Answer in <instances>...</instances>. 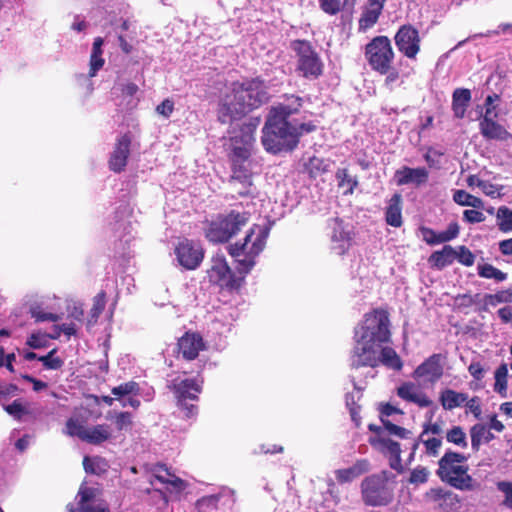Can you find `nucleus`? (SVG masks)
<instances>
[{"label":"nucleus","mask_w":512,"mask_h":512,"mask_svg":"<svg viewBox=\"0 0 512 512\" xmlns=\"http://www.w3.org/2000/svg\"><path fill=\"white\" fill-rule=\"evenodd\" d=\"M270 233L265 225L253 224L247 231L243 241H236L227 246L228 254L236 259L237 275L232 271L223 254H215L211 258V266L207 270V277L211 284L222 291L238 293L248 274L256 265L257 257L263 252Z\"/></svg>","instance_id":"nucleus-1"},{"label":"nucleus","mask_w":512,"mask_h":512,"mask_svg":"<svg viewBox=\"0 0 512 512\" xmlns=\"http://www.w3.org/2000/svg\"><path fill=\"white\" fill-rule=\"evenodd\" d=\"M269 99L265 81L260 77L233 81L221 91L217 104V119L228 124L241 119Z\"/></svg>","instance_id":"nucleus-2"},{"label":"nucleus","mask_w":512,"mask_h":512,"mask_svg":"<svg viewBox=\"0 0 512 512\" xmlns=\"http://www.w3.org/2000/svg\"><path fill=\"white\" fill-rule=\"evenodd\" d=\"M384 363V309L378 308L365 315L361 339L351 358V366L376 367Z\"/></svg>","instance_id":"nucleus-3"},{"label":"nucleus","mask_w":512,"mask_h":512,"mask_svg":"<svg viewBox=\"0 0 512 512\" xmlns=\"http://www.w3.org/2000/svg\"><path fill=\"white\" fill-rule=\"evenodd\" d=\"M313 122L293 124L290 121L267 115L262 128L261 143L264 149L273 155L281 152H292L297 148L304 134L314 132Z\"/></svg>","instance_id":"nucleus-4"},{"label":"nucleus","mask_w":512,"mask_h":512,"mask_svg":"<svg viewBox=\"0 0 512 512\" xmlns=\"http://www.w3.org/2000/svg\"><path fill=\"white\" fill-rule=\"evenodd\" d=\"M250 220V213L231 210L218 214L207 223L204 230L205 238L213 244L228 243L235 237Z\"/></svg>","instance_id":"nucleus-5"},{"label":"nucleus","mask_w":512,"mask_h":512,"mask_svg":"<svg viewBox=\"0 0 512 512\" xmlns=\"http://www.w3.org/2000/svg\"><path fill=\"white\" fill-rule=\"evenodd\" d=\"M466 460L463 454L449 450L438 461L436 474L443 482L458 490H473L475 486L468 474L469 468L462 465Z\"/></svg>","instance_id":"nucleus-6"},{"label":"nucleus","mask_w":512,"mask_h":512,"mask_svg":"<svg viewBox=\"0 0 512 512\" xmlns=\"http://www.w3.org/2000/svg\"><path fill=\"white\" fill-rule=\"evenodd\" d=\"M204 365L201 366L203 368ZM200 369L197 372L195 378L187 379H174L169 385V388L173 391L177 400L178 407L183 411L187 418H190L197 414L198 407L195 404L189 403L188 401L197 402L199 394L202 392V386L204 383L203 378L200 376Z\"/></svg>","instance_id":"nucleus-7"},{"label":"nucleus","mask_w":512,"mask_h":512,"mask_svg":"<svg viewBox=\"0 0 512 512\" xmlns=\"http://www.w3.org/2000/svg\"><path fill=\"white\" fill-rule=\"evenodd\" d=\"M297 57L296 71L304 78L317 79L323 73V63L308 40L296 39L290 44Z\"/></svg>","instance_id":"nucleus-8"},{"label":"nucleus","mask_w":512,"mask_h":512,"mask_svg":"<svg viewBox=\"0 0 512 512\" xmlns=\"http://www.w3.org/2000/svg\"><path fill=\"white\" fill-rule=\"evenodd\" d=\"M174 253L180 266L186 270H195L203 262L205 250L194 240L183 238L175 246Z\"/></svg>","instance_id":"nucleus-9"},{"label":"nucleus","mask_w":512,"mask_h":512,"mask_svg":"<svg viewBox=\"0 0 512 512\" xmlns=\"http://www.w3.org/2000/svg\"><path fill=\"white\" fill-rule=\"evenodd\" d=\"M446 358V355L441 353L432 354L416 367L412 374L413 378L436 383L443 377Z\"/></svg>","instance_id":"nucleus-10"},{"label":"nucleus","mask_w":512,"mask_h":512,"mask_svg":"<svg viewBox=\"0 0 512 512\" xmlns=\"http://www.w3.org/2000/svg\"><path fill=\"white\" fill-rule=\"evenodd\" d=\"M131 144L132 134L129 131L116 139L108 160V167L112 172L121 173L125 170L130 156Z\"/></svg>","instance_id":"nucleus-11"},{"label":"nucleus","mask_w":512,"mask_h":512,"mask_svg":"<svg viewBox=\"0 0 512 512\" xmlns=\"http://www.w3.org/2000/svg\"><path fill=\"white\" fill-rule=\"evenodd\" d=\"M363 501L369 506H381L384 501V472L367 476L361 483Z\"/></svg>","instance_id":"nucleus-12"},{"label":"nucleus","mask_w":512,"mask_h":512,"mask_svg":"<svg viewBox=\"0 0 512 512\" xmlns=\"http://www.w3.org/2000/svg\"><path fill=\"white\" fill-rule=\"evenodd\" d=\"M426 498L434 504V507L442 512H457L460 508L459 496L444 488H431L426 492Z\"/></svg>","instance_id":"nucleus-13"},{"label":"nucleus","mask_w":512,"mask_h":512,"mask_svg":"<svg viewBox=\"0 0 512 512\" xmlns=\"http://www.w3.org/2000/svg\"><path fill=\"white\" fill-rule=\"evenodd\" d=\"M395 43L399 51L408 58H415L420 50L418 31L411 26H403L395 35Z\"/></svg>","instance_id":"nucleus-14"},{"label":"nucleus","mask_w":512,"mask_h":512,"mask_svg":"<svg viewBox=\"0 0 512 512\" xmlns=\"http://www.w3.org/2000/svg\"><path fill=\"white\" fill-rule=\"evenodd\" d=\"M205 348L203 337L197 332L187 331L177 341L178 353L188 361L196 359Z\"/></svg>","instance_id":"nucleus-15"},{"label":"nucleus","mask_w":512,"mask_h":512,"mask_svg":"<svg viewBox=\"0 0 512 512\" xmlns=\"http://www.w3.org/2000/svg\"><path fill=\"white\" fill-rule=\"evenodd\" d=\"M252 151L240 145L231 147L228 159L231 166V174H253L252 166L253 160L251 159Z\"/></svg>","instance_id":"nucleus-16"},{"label":"nucleus","mask_w":512,"mask_h":512,"mask_svg":"<svg viewBox=\"0 0 512 512\" xmlns=\"http://www.w3.org/2000/svg\"><path fill=\"white\" fill-rule=\"evenodd\" d=\"M479 128L482 136L489 140L505 141L512 138V134L504 126L493 120L492 108H486L485 114L479 123Z\"/></svg>","instance_id":"nucleus-17"},{"label":"nucleus","mask_w":512,"mask_h":512,"mask_svg":"<svg viewBox=\"0 0 512 512\" xmlns=\"http://www.w3.org/2000/svg\"><path fill=\"white\" fill-rule=\"evenodd\" d=\"M77 507L67 505L68 512H110L108 507L94 506L91 502L95 498V490L91 487L81 486L77 494Z\"/></svg>","instance_id":"nucleus-18"},{"label":"nucleus","mask_w":512,"mask_h":512,"mask_svg":"<svg viewBox=\"0 0 512 512\" xmlns=\"http://www.w3.org/2000/svg\"><path fill=\"white\" fill-rule=\"evenodd\" d=\"M365 57L374 70L384 73V36H376L366 45Z\"/></svg>","instance_id":"nucleus-19"},{"label":"nucleus","mask_w":512,"mask_h":512,"mask_svg":"<svg viewBox=\"0 0 512 512\" xmlns=\"http://www.w3.org/2000/svg\"><path fill=\"white\" fill-rule=\"evenodd\" d=\"M383 6L384 0H367L358 21V29L360 32L367 31L377 23L382 13Z\"/></svg>","instance_id":"nucleus-20"},{"label":"nucleus","mask_w":512,"mask_h":512,"mask_svg":"<svg viewBox=\"0 0 512 512\" xmlns=\"http://www.w3.org/2000/svg\"><path fill=\"white\" fill-rule=\"evenodd\" d=\"M286 103H279L270 108L268 115L289 121V118L297 114L303 106V99L296 95H285Z\"/></svg>","instance_id":"nucleus-21"},{"label":"nucleus","mask_w":512,"mask_h":512,"mask_svg":"<svg viewBox=\"0 0 512 512\" xmlns=\"http://www.w3.org/2000/svg\"><path fill=\"white\" fill-rule=\"evenodd\" d=\"M261 122L260 117H251L246 122L242 123L240 127V135L231 137V147L240 145V147H248L252 151V146L255 141L254 134Z\"/></svg>","instance_id":"nucleus-22"},{"label":"nucleus","mask_w":512,"mask_h":512,"mask_svg":"<svg viewBox=\"0 0 512 512\" xmlns=\"http://www.w3.org/2000/svg\"><path fill=\"white\" fill-rule=\"evenodd\" d=\"M370 469L369 460L359 459L351 467L336 470L335 478L339 484L349 483L369 472Z\"/></svg>","instance_id":"nucleus-23"},{"label":"nucleus","mask_w":512,"mask_h":512,"mask_svg":"<svg viewBox=\"0 0 512 512\" xmlns=\"http://www.w3.org/2000/svg\"><path fill=\"white\" fill-rule=\"evenodd\" d=\"M400 398L426 408L432 405V400L422 391L418 390L412 383H404L397 389Z\"/></svg>","instance_id":"nucleus-24"},{"label":"nucleus","mask_w":512,"mask_h":512,"mask_svg":"<svg viewBox=\"0 0 512 512\" xmlns=\"http://www.w3.org/2000/svg\"><path fill=\"white\" fill-rule=\"evenodd\" d=\"M331 238L337 244L333 246V249L337 254H343L350 246L352 240L351 231L345 227L342 220L335 219Z\"/></svg>","instance_id":"nucleus-25"},{"label":"nucleus","mask_w":512,"mask_h":512,"mask_svg":"<svg viewBox=\"0 0 512 512\" xmlns=\"http://www.w3.org/2000/svg\"><path fill=\"white\" fill-rule=\"evenodd\" d=\"M428 176V171L424 167H403L401 170H397L395 174L396 182L398 185H404L408 183L421 185L428 180Z\"/></svg>","instance_id":"nucleus-26"},{"label":"nucleus","mask_w":512,"mask_h":512,"mask_svg":"<svg viewBox=\"0 0 512 512\" xmlns=\"http://www.w3.org/2000/svg\"><path fill=\"white\" fill-rule=\"evenodd\" d=\"M229 184L233 192L239 197L253 196V174H231Z\"/></svg>","instance_id":"nucleus-27"},{"label":"nucleus","mask_w":512,"mask_h":512,"mask_svg":"<svg viewBox=\"0 0 512 512\" xmlns=\"http://www.w3.org/2000/svg\"><path fill=\"white\" fill-rule=\"evenodd\" d=\"M455 259L456 250L450 245H445L441 250L434 251L429 256L428 264L432 269L442 270L453 264Z\"/></svg>","instance_id":"nucleus-28"},{"label":"nucleus","mask_w":512,"mask_h":512,"mask_svg":"<svg viewBox=\"0 0 512 512\" xmlns=\"http://www.w3.org/2000/svg\"><path fill=\"white\" fill-rule=\"evenodd\" d=\"M471 98V91L467 88H457L454 90L452 94V111L456 118H464Z\"/></svg>","instance_id":"nucleus-29"},{"label":"nucleus","mask_w":512,"mask_h":512,"mask_svg":"<svg viewBox=\"0 0 512 512\" xmlns=\"http://www.w3.org/2000/svg\"><path fill=\"white\" fill-rule=\"evenodd\" d=\"M112 429L108 424H97L93 427L87 428L84 441L91 445H101L102 443L111 440Z\"/></svg>","instance_id":"nucleus-30"},{"label":"nucleus","mask_w":512,"mask_h":512,"mask_svg":"<svg viewBox=\"0 0 512 512\" xmlns=\"http://www.w3.org/2000/svg\"><path fill=\"white\" fill-rule=\"evenodd\" d=\"M401 203L402 196L398 193L394 194L386 208V224L393 227H400L402 225Z\"/></svg>","instance_id":"nucleus-31"},{"label":"nucleus","mask_w":512,"mask_h":512,"mask_svg":"<svg viewBox=\"0 0 512 512\" xmlns=\"http://www.w3.org/2000/svg\"><path fill=\"white\" fill-rule=\"evenodd\" d=\"M467 399L468 395L466 393L445 389L440 393L439 401L444 410H453L463 405Z\"/></svg>","instance_id":"nucleus-32"},{"label":"nucleus","mask_w":512,"mask_h":512,"mask_svg":"<svg viewBox=\"0 0 512 512\" xmlns=\"http://www.w3.org/2000/svg\"><path fill=\"white\" fill-rule=\"evenodd\" d=\"M361 398L362 391L357 387H354L353 391L346 393L345 396L346 406L350 412L351 420L357 428L361 426V417L359 415L361 409L359 402Z\"/></svg>","instance_id":"nucleus-33"},{"label":"nucleus","mask_w":512,"mask_h":512,"mask_svg":"<svg viewBox=\"0 0 512 512\" xmlns=\"http://www.w3.org/2000/svg\"><path fill=\"white\" fill-rule=\"evenodd\" d=\"M338 188L342 190V194L347 196L353 194L358 185L355 175H352L347 168H339L335 173Z\"/></svg>","instance_id":"nucleus-34"},{"label":"nucleus","mask_w":512,"mask_h":512,"mask_svg":"<svg viewBox=\"0 0 512 512\" xmlns=\"http://www.w3.org/2000/svg\"><path fill=\"white\" fill-rule=\"evenodd\" d=\"M104 40L102 37H96L93 42L89 61V76L94 77L96 73L104 66L105 60L102 57V46Z\"/></svg>","instance_id":"nucleus-35"},{"label":"nucleus","mask_w":512,"mask_h":512,"mask_svg":"<svg viewBox=\"0 0 512 512\" xmlns=\"http://www.w3.org/2000/svg\"><path fill=\"white\" fill-rule=\"evenodd\" d=\"M471 446L474 451H479L482 442L489 443L494 439V434L486 425L477 423L470 429Z\"/></svg>","instance_id":"nucleus-36"},{"label":"nucleus","mask_w":512,"mask_h":512,"mask_svg":"<svg viewBox=\"0 0 512 512\" xmlns=\"http://www.w3.org/2000/svg\"><path fill=\"white\" fill-rule=\"evenodd\" d=\"M330 164L328 160L312 156L304 164V172L308 174L310 179H317L329 171Z\"/></svg>","instance_id":"nucleus-37"},{"label":"nucleus","mask_w":512,"mask_h":512,"mask_svg":"<svg viewBox=\"0 0 512 512\" xmlns=\"http://www.w3.org/2000/svg\"><path fill=\"white\" fill-rule=\"evenodd\" d=\"M318 3L325 14L334 16L344 10L346 6H353L355 0H318Z\"/></svg>","instance_id":"nucleus-38"},{"label":"nucleus","mask_w":512,"mask_h":512,"mask_svg":"<svg viewBox=\"0 0 512 512\" xmlns=\"http://www.w3.org/2000/svg\"><path fill=\"white\" fill-rule=\"evenodd\" d=\"M453 200L460 206H471L476 209H481L484 205L481 198L476 197L465 190H456L453 195Z\"/></svg>","instance_id":"nucleus-39"},{"label":"nucleus","mask_w":512,"mask_h":512,"mask_svg":"<svg viewBox=\"0 0 512 512\" xmlns=\"http://www.w3.org/2000/svg\"><path fill=\"white\" fill-rule=\"evenodd\" d=\"M87 428H85L83 421L78 417H70L65 424L64 433L71 437H77L81 441H84V435H86Z\"/></svg>","instance_id":"nucleus-40"},{"label":"nucleus","mask_w":512,"mask_h":512,"mask_svg":"<svg viewBox=\"0 0 512 512\" xmlns=\"http://www.w3.org/2000/svg\"><path fill=\"white\" fill-rule=\"evenodd\" d=\"M386 450L390 453L391 458L389 461V465L392 469L401 473L403 471V466L401 464V448L398 442H395L391 439H386Z\"/></svg>","instance_id":"nucleus-41"},{"label":"nucleus","mask_w":512,"mask_h":512,"mask_svg":"<svg viewBox=\"0 0 512 512\" xmlns=\"http://www.w3.org/2000/svg\"><path fill=\"white\" fill-rule=\"evenodd\" d=\"M155 472V479L163 484H171L174 487H179L182 484V480L171 474L165 464L156 465Z\"/></svg>","instance_id":"nucleus-42"},{"label":"nucleus","mask_w":512,"mask_h":512,"mask_svg":"<svg viewBox=\"0 0 512 512\" xmlns=\"http://www.w3.org/2000/svg\"><path fill=\"white\" fill-rule=\"evenodd\" d=\"M497 225L501 232L512 231V210L506 206L498 208L496 213Z\"/></svg>","instance_id":"nucleus-43"},{"label":"nucleus","mask_w":512,"mask_h":512,"mask_svg":"<svg viewBox=\"0 0 512 512\" xmlns=\"http://www.w3.org/2000/svg\"><path fill=\"white\" fill-rule=\"evenodd\" d=\"M372 435L368 438L369 444L376 450L384 452V430L383 427L376 424L368 425Z\"/></svg>","instance_id":"nucleus-44"},{"label":"nucleus","mask_w":512,"mask_h":512,"mask_svg":"<svg viewBox=\"0 0 512 512\" xmlns=\"http://www.w3.org/2000/svg\"><path fill=\"white\" fill-rule=\"evenodd\" d=\"M507 374L506 364H501L495 372L494 390L504 398L507 397Z\"/></svg>","instance_id":"nucleus-45"},{"label":"nucleus","mask_w":512,"mask_h":512,"mask_svg":"<svg viewBox=\"0 0 512 512\" xmlns=\"http://www.w3.org/2000/svg\"><path fill=\"white\" fill-rule=\"evenodd\" d=\"M478 275L486 279H495L498 282L506 280L507 274L491 264L478 265Z\"/></svg>","instance_id":"nucleus-46"},{"label":"nucleus","mask_w":512,"mask_h":512,"mask_svg":"<svg viewBox=\"0 0 512 512\" xmlns=\"http://www.w3.org/2000/svg\"><path fill=\"white\" fill-rule=\"evenodd\" d=\"M446 439L448 442L453 443L461 448L468 446L466 434L462 427L453 426L446 433Z\"/></svg>","instance_id":"nucleus-47"},{"label":"nucleus","mask_w":512,"mask_h":512,"mask_svg":"<svg viewBox=\"0 0 512 512\" xmlns=\"http://www.w3.org/2000/svg\"><path fill=\"white\" fill-rule=\"evenodd\" d=\"M140 391L139 384L135 381H128L122 383L114 388H112L111 392L114 396L120 398L126 395H138Z\"/></svg>","instance_id":"nucleus-48"},{"label":"nucleus","mask_w":512,"mask_h":512,"mask_svg":"<svg viewBox=\"0 0 512 512\" xmlns=\"http://www.w3.org/2000/svg\"><path fill=\"white\" fill-rule=\"evenodd\" d=\"M425 448V454L430 457H437L439 455L440 448L442 446L441 437H430L426 436L423 439H419Z\"/></svg>","instance_id":"nucleus-49"},{"label":"nucleus","mask_w":512,"mask_h":512,"mask_svg":"<svg viewBox=\"0 0 512 512\" xmlns=\"http://www.w3.org/2000/svg\"><path fill=\"white\" fill-rule=\"evenodd\" d=\"M56 349H52L44 356H39L38 360L42 362L46 369L59 370L64 365V361L60 357H55Z\"/></svg>","instance_id":"nucleus-50"},{"label":"nucleus","mask_w":512,"mask_h":512,"mask_svg":"<svg viewBox=\"0 0 512 512\" xmlns=\"http://www.w3.org/2000/svg\"><path fill=\"white\" fill-rule=\"evenodd\" d=\"M106 292L101 290L98 292L93 298V305L90 309V316L94 318L95 321L99 318L106 306Z\"/></svg>","instance_id":"nucleus-51"},{"label":"nucleus","mask_w":512,"mask_h":512,"mask_svg":"<svg viewBox=\"0 0 512 512\" xmlns=\"http://www.w3.org/2000/svg\"><path fill=\"white\" fill-rule=\"evenodd\" d=\"M393 50L390 45L389 40L386 38V81L393 82L398 79V71L395 68H392L390 65L391 59L393 58Z\"/></svg>","instance_id":"nucleus-52"},{"label":"nucleus","mask_w":512,"mask_h":512,"mask_svg":"<svg viewBox=\"0 0 512 512\" xmlns=\"http://www.w3.org/2000/svg\"><path fill=\"white\" fill-rule=\"evenodd\" d=\"M456 259L464 266L470 267L475 262L474 254L464 245H461L456 250Z\"/></svg>","instance_id":"nucleus-53"},{"label":"nucleus","mask_w":512,"mask_h":512,"mask_svg":"<svg viewBox=\"0 0 512 512\" xmlns=\"http://www.w3.org/2000/svg\"><path fill=\"white\" fill-rule=\"evenodd\" d=\"M504 292H497L496 294H485L483 296V304L479 306L478 311L484 312L488 310V306H496L497 304L504 302Z\"/></svg>","instance_id":"nucleus-54"},{"label":"nucleus","mask_w":512,"mask_h":512,"mask_svg":"<svg viewBox=\"0 0 512 512\" xmlns=\"http://www.w3.org/2000/svg\"><path fill=\"white\" fill-rule=\"evenodd\" d=\"M386 367L396 371H400L403 367V362L396 351L392 348L386 347Z\"/></svg>","instance_id":"nucleus-55"},{"label":"nucleus","mask_w":512,"mask_h":512,"mask_svg":"<svg viewBox=\"0 0 512 512\" xmlns=\"http://www.w3.org/2000/svg\"><path fill=\"white\" fill-rule=\"evenodd\" d=\"M31 316L36 320V322H44L51 321L57 322L61 319V316L58 314L44 312L40 309V307H35L31 309Z\"/></svg>","instance_id":"nucleus-56"},{"label":"nucleus","mask_w":512,"mask_h":512,"mask_svg":"<svg viewBox=\"0 0 512 512\" xmlns=\"http://www.w3.org/2000/svg\"><path fill=\"white\" fill-rule=\"evenodd\" d=\"M429 472L427 468L418 466L411 471L409 482L412 484H423L428 480Z\"/></svg>","instance_id":"nucleus-57"},{"label":"nucleus","mask_w":512,"mask_h":512,"mask_svg":"<svg viewBox=\"0 0 512 512\" xmlns=\"http://www.w3.org/2000/svg\"><path fill=\"white\" fill-rule=\"evenodd\" d=\"M386 433L389 435H394L400 439H406L411 434L409 430L398 426L389 420H386Z\"/></svg>","instance_id":"nucleus-58"},{"label":"nucleus","mask_w":512,"mask_h":512,"mask_svg":"<svg viewBox=\"0 0 512 512\" xmlns=\"http://www.w3.org/2000/svg\"><path fill=\"white\" fill-rule=\"evenodd\" d=\"M4 410L18 420L25 413V408L20 399H16L11 404L4 406Z\"/></svg>","instance_id":"nucleus-59"},{"label":"nucleus","mask_w":512,"mask_h":512,"mask_svg":"<svg viewBox=\"0 0 512 512\" xmlns=\"http://www.w3.org/2000/svg\"><path fill=\"white\" fill-rule=\"evenodd\" d=\"M421 234L423 236L424 241L429 245L440 244L441 237L440 233L435 232L432 228L429 227H421Z\"/></svg>","instance_id":"nucleus-60"},{"label":"nucleus","mask_w":512,"mask_h":512,"mask_svg":"<svg viewBox=\"0 0 512 512\" xmlns=\"http://www.w3.org/2000/svg\"><path fill=\"white\" fill-rule=\"evenodd\" d=\"M47 334L32 333L27 340V345L33 349H39L46 346Z\"/></svg>","instance_id":"nucleus-61"},{"label":"nucleus","mask_w":512,"mask_h":512,"mask_svg":"<svg viewBox=\"0 0 512 512\" xmlns=\"http://www.w3.org/2000/svg\"><path fill=\"white\" fill-rule=\"evenodd\" d=\"M459 230L457 222L450 223L445 231L440 232L441 242L446 243L455 239L459 235Z\"/></svg>","instance_id":"nucleus-62"},{"label":"nucleus","mask_w":512,"mask_h":512,"mask_svg":"<svg viewBox=\"0 0 512 512\" xmlns=\"http://www.w3.org/2000/svg\"><path fill=\"white\" fill-rule=\"evenodd\" d=\"M485 219V215L476 209H469L463 212V220L470 224L481 223Z\"/></svg>","instance_id":"nucleus-63"},{"label":"nucleus","mask_w":512,"mask_h":512,"mask_svg":"<svg viewBox=\"0 0 512 512\" xmlns=\"http://www.w3.org/2000/svg\"><path fill=\"white\" fill-rule=\"evenodd\" d=\"M155 110L159 115L169 118L174 111V101L170 98H166L156 106Z\"/></svg>","instance_id":"nucleus-64"}]
</instances>
